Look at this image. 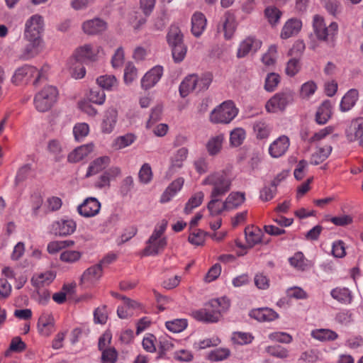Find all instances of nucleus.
<instances>
[{
  "label": "nucleus",
  "mask_w": 363,
  "mask_h": 363,
  "mask_svg": "<svg viewBox=\"0 0 363 363\" xmlns=\"http://www.w3.org/2000/svg\"><path fill=\"white\" fill-rule=\"evenodd\" d=\"M230 306V300L226 297L212 299L206 304L205 308L193 311L191 315L196 320L206 323H217Z\"/></svg>",
  "instance_id": "obj_1"
},
{
  "label": "nucleus",
  "mask_w": 363,
  "mask_h": 363,
  "mask_svg": "<svg viewBox=\"0 0 363 363\" xmlns=\"http://www.w3.org/2000/svg\"><path fill=\"white\" fill-rule=\"evenodd\" d=\"M213 81V74L206 72L198 74H190L184 78L179 85V94L184 98L191 92L199 93L207 90Z\"/></svg>",
  "instance_id": "obj_2"
},
{
  "label": "nucleus",
  "mask_w": 363,
  "mask_h": 363,
  "mask_svg": "<svg viewBox=\"0 0 363 363\" xmlns=\"http://www.w3.org/2000/svg\"><path fill=\"white\" fill-rule=\"evenodd\" d=\"M313 28L318 40L325 43L329 48H333L335 46L338 33V25L336 22H332L327 26L322 16L315 15L313 16Z\"/></svg>",
  "instance_id": "obj_3"
},
{
  "label": "nucleus",
  "mask_w": 363,
  "mask_h": 363,
  "mask_svg": "<svg viewBox=\"0 0 363 363\" xmlns=\"http://www.w3.org/2000/svg\"><path fill=\"white\" fill-rule=\"evenodd\" d=\"M232 180L224 170L213 172L202 182L203 185L213 186L211 197L222 196L230 190Z\"/></svg>",
  "instance_id": "obj_4"
},
{
  "label": "nucleus",
  "mask_w": 363,
  "mask_h": 363,
  "mask_svg": "<svg viewBox=\"0 0 363 363\" xmlns=\"http://www.w3.org/2000/svg\"><path fill=\"white\" fill-rule=\"evenodd\" d=\"M33 78L34 79L32 84L37 86L41 81L46 79V76L43 69L38 70L34 66L24 65L16 69L11 78V82L16 85L22 83L28 84L31 82Z\"/></svg>",
  "instance_id": "obj_5"
},
{
  "label": "nucleus",
  "mask_w": 363,
  "mask_h": 363,
  "mask_svg": "<svg viewBox=\"0 0 363 363\" xmlns=\"http://www.w3.org/2000/svg\"><path fill=\"white\" fill-rule=\"evenodd\" d=\"M167 225V221L163 220L160 225L155 226L152 234L147 241V246L144 249L145 255H157L164 249L167 244V239L166 238H161V236L164 233Z\"/></svg>",
  "instance_id": "obj_6"
},
{
  "label": "nucleus",
  "mask_w": 363,
  "mask_h": 363,
  "mask_svg": "<svg viewBox=\"0 0 363 363\" xmlns=\"http://www.w3.org/2000/svg\"><path fill=\"white\" fill-rule=\"evenodd\" d=\"M238 114V109L232 101H226L214 108L210 114L213 123H228Z\"/></svg>",
  "instance_id": "obj_7"
},
{
  "label": "nucleus",
  "mask_w": 363,
  "mask_h": 363,
  "mask_svg": "<svg viewBox=\"0 0 363 363\" xmlns=\"http://www.w3.org/2000/svg\"><path fill=\"white\" fill-rule=\"evenodd\" d=\"M57 94V90L55 86H45L35 96L34 105L36 110L40 112L50 110L56 102Z\"/></svg>",
  "instance_id": "obj_8"
},
{
  "label": "nucleus",
  "mask_w": 363,
  "mask_h": 363,
  "mask_svg": "<svg viewBox=\"0 0 363 363\" xmlns=\"http://www.w3.org/2000/svg\"><path fill=\"white\" fill-rule=\"evenodd\" d=\"M294 99V93L289 89H283L274 94L266 104L265 108L268 112L275 113L285 110Z\"/></svg>",
  "instance_id": "obj_9"
},
{
  "label": "nucleus",
  "mask_w": 363,
  "mask_h": 363,
  "mask_svg": "<svg viewBox=\"0 0 363 363\" xmlns=\"http://www.w3.org/2000/svg\"><path fill=\"white\" fill-rule=\"evenodd\" d=\"M44 30V21L41 16L35 14L27 20L25 24L24 38L42 41V33Z\"/></svg>",
  "instance_id": "obj_10"
},
{
  "label": "nucleus",
  "mask_w": 363,
  "mask_h": 363,
  "mask_svg": "<svg viewBox=\"0 0 363 363\" xmlns=\"http://www.w3.org/2000/svg\"><path fill=\"white\" fill-rule=\"evenodd\" d=\"M101 50V48L99 46L94 47L92 45L86 44L75 50L74 57L77 62L95 61Z\"/></svg>",
  "instance_id": "obj_11"
},
{
  "label": "nucleus",
  "mask_w": 363,
  "mask_h": 363,
  "mask_svg": "<svg viewBox=\"0 0 363 363\" xmlns=\"http://www.w3.org/2000/svg\"><path fill=\"white\" fill-rule=\"evenodd\" d=\"M101 209V203L94 197L86 198L78 206L77 211L83 217L90 218L97 215Z\"/></svg>",
  "instance_id": "obj_12"
},
{
  "label": "nucleus",
  "mask_w": 363,
  "mask_h": 363,
  "mask_svg": "<svg viewBox=\"0 0 363 363\" xmlns=\"http://www.w3.org/2000/svg\"><path fill=\"white\" fill-rule=\"evenodd\" d=\"M77 228L76 222L72 219H60L52 224V231L55 235L67 236L72 234Z\"/></svg>",
  "instance_id": "obj_13"
},
{
  "label": "nucleus",
  "mask_w": 363,
  "mask_h": 363,
  "mask_svg": "<svg viewBox=\"0 0 363 363\" xmlns=\"http://www.w3.org/2000/svg\"><path fill=\"white\" fill-rule=\"evenodd\" d=\"M163 74V67L157 65L148 71L141 79V87L148 90L155 86Z\"/></svg>",
  "instance_id": "obj_14"
},
{
  "label": "nucleus",
  "mask_w": 363,
  "mask_h": 363,
  "mask_svg": "<svg viewBox=\"0 0 363 363\" xmlns=\"http://www.w3.org/2000/svg\"><path fill=\"white\" fill-rule=\"evenodd\" d=\"M345 135L349 142H359L363 138V118L359 117L352 121L345 130Z\"/></svg>",
  "instance_id": "obj_15"
},
{
  "label": "nucleus",
  "mask_w": 363,
  "mask_h": 363,
  "mask_svg": "<svg viewBox=\"0 0 363 363\" xmlns=\"http://www.w3.org/2000/svg\"><path fill=\"white\" fill-rule=\"evenodd\" d=\"M262 45V42L253 37H248L240 45L237 52L238 58L245 57L250 53L257 52Z\"/></svg>",
  "instance_id": "obj_16"
},
{
  "label": "nucleus",
  "mask_w": 363,
  "mask_h": 363,
  "mask_svg": "<svg viewBox=\"0 0 363 363\" xmlns=\"http://www.w3.org/2000/svg\"><path fill=\"white\" fill-rule=\"evenodd\" d=\"M118 111L111 107L105 112L101 124V132L109 134L113 132L117 123Z\"/></svg>",
  "instance_id": "obj_17"
},
{
  "label": "nucleus",
  "mask_w": 363,
  "mask_h": 363,
  "mask_svg": "<svg viewBox=\"0 0 363 363\" xmlns=\"http://www.w3.org/2000/svg\"><path fill=\"white\" fill-rule=\"evenodd\" d=\"M289 145L288 137L285 135L280 136L270 145L269 153L272 157H279L286 153Z\"/></svg>",
  "instance_id": "obj_18"
},
{
  "label": "nucleus",
  "mask_w": 363,
  "mask_h": 363,
  "mask_svg": "<svg viewBox=\"0 0 363 363\" xmlns=\"http://www.w3.org/2000/svg\"><path fill=\"white\" fill-rule=\"evenodd\" d=\"M106 22L99 18L86 21L82 24V30L88 35L99 34L106 30Z\"/></svg>",
  "instance_id": "obj_19"
},
{
  "label": "nucleus",
  "mask_w": 363,
  "mask_h": 363,
  "mask_svg": "<svg viewBox=\"0 0 363 363\" xmlns=\"http://www.w3.org/2000/svg\"><path fill=\"white\" fill-rule=\"evenodd\" d=\"M250 316L259 322L272 321L278 318V314L274 310L269 308H261L252 310Z\"/></svg>",
  "instance_id": "obj_20"
},
{
  "label": "nucleus",
  "mask_w": 363,
  "mask_h": 363,
  "mask_svg": "<svg viewBox=\"0 0 363 363\" xmlns=\"http://www.w3.org/2000/svg\"><path fill=\"white\" fill-rule=\"evenodd\" d=\"M188 152L187 148L182 147L174 154L171 158V164L169 168V173L174 174L183 167V162L186 160Z\"/></svg>",
  "instance_id": "obj_21"
},
{
  "label": "nucleus",
  "mask_w": 363,
  "mask_h": 363,
  "mask_svg": "<svg viewBox=\"0 0 363 363\" xmlns=\"http://www.w3.org/2000/svg\"><path fill=\"white\" fill-rule=\"evenodd\" d=\"M38 329L42 335H50L54 329L53 316L49 313H43L38 321Z\"/></svg>",
  "instance_id": "obj_22"
},
{
  "label": "nucleus",
  "mask_w": 363,
  "mask_h": 363,
  "mask_svg": "<svg viewBox=\"0 0 363 363\" xmlns=\"http://www.w3.org/2000/svg\"><path fill=\"white\" fill-rule=\"evenodd\" d=\"M302 23L296 18L289 19L284 26L281 32V38L283 39L289 38L300 31Z\"/></svg>",
  "instance_id": "obj_23"
},
{
  "label": "nucleus",
  "mask_w": 363,
  "mask_h": 363,
  "mask_svg": "<svg viewBox=\"0 0 363 363\" xmlns=\"http://www.w3.org/2000/svg\"><path fill=\"white\" fill-rule=\"evenodd\" d=\"M332 115V104L329 100L324 101L315 113V121L319 125L325 124Z\"/></svg>",
  "instance_id": "obj_24"
},
{
  "label": "nucleus",
  "mask_w": 363,
  "mask_h": 363,
  "mask_svg": "<svg viewBox=\"0 0 363 363\" xmlns=\"http://www.w3.org/2000/svg\"><path fill=\"white\" fill-rule=\"evenodd\" d=\"M206 18L201 12H196L191 17V33L195 37H199L204 31Z\"/></svg>",
  "instance_id": "obj_25"
},
{
  "label": "nucleus",
  "mask_w": 363,
  "mask_h": 363,
  "mask_svg": "<svg viewBox=\"0 0 363 363\" xmlns=\"http://www.w3.org/2000/svg\"><path fill=\"white\" fill-rule=\"evenodd\" d=\"M111 162V159L108 156H102L95 159L91 162L88 167L86 174V177L96 174L104 169Z\"/></svg>",
  "instance_id": "obj_26"
},
{
  "label": "nucleus",
  "mask_w": 363,
  "mask_h": 363,
  "mask_svg": "<svg viewBox=\"0 0 363 363\" xmlns=\"http://www.w3.org/2000/svg\"><path fill=\"white\" fill-rule=\"evenodd\" d=\"M28 42L23 49L20 58L23 60H30L37 56L41 50L42 41L26 40Z\"/></svg>",
  "instance_id": "obj_27"
},
{
  "label": "nucleus",
  "mask_w": 363,
  "mask_h": 363,
  "mask_svg": "<svg viewBox=\"0 0 363 363\" xmlns=\"http://www.w3.org/2000/svg\"><path fill=\"white\" fill-rule=\"evenodd\" d=\"M184 180L183 178H178L173 181L165 189L160 198L161 203H166L182 189Z\"/></svg>",
  "instance_id": "obj_28"
},
{
  "label": "nucleus",
  "mask_w": 363,
  "mask_h": 363,
  "mask_svg": "<svg viewBox=\"0 0 363 363\" xmlns=\"http://www.w3.org/2000/svg\"><path fill=\"white\" fill-rule=\"evenodd\" d=\"M102 267L101 264H97L88 268L82 275L81 282L94 283L102 276Z\"/></svg>",
  "instance_id": "obj_29"
},
{
  "label": "nucleus",
  "mask_w": 363,
  "mask_h": 363,
  "mask_svg": "<svg viewBox=\"0 0 363 363\" xmlns=\"http://www.w3.org/2000/svg\"><path fill=\"white\" fill-rule=\"evenodd\" d=\"M358 96L357 90L354 89L349 90L341 100L340 105V111L346 112L353 108L358 99Z\"/></svg>",
  "instance_id": "obj_30"
},
{
  "label": "nucleus",
  "mask_w": 363,
  "mask_h": 363,
  "mask_svg": "<svg viewBox=\"0 0 363 363\" xmlns=\"http://www.w3.org/2000/svg\"><path fill=\"white\" fill-rule=\"evenodd\" d=\"M92 150L93 145L91 144L82 145L70 152L67 160L71 163L78 162L86 157Z\"/></svg>",
  "instance_id": "obj_31"
},
{
  "label": "nucleus",
  "mask_w": 363,
  "mask_h": 363,
  "mask_svg": "<svg viewBox=\"0 0 363 363\" xmlns=\"http://www.w3.org/2000/svg\"><path fill=\"white\" fill-rule=\"evenodd\" d=\"M224 136L223 134H219L216 136L211 137L206 143V147L208 153L211 156L218 155L223 146Z\"/></svg>",
  "instance_id": "obj_32"
},
{
  "label": "nucleus",
  "mask_w": 363,
  "mask_h": 363,
  "mask_svg": "<svg viewBox=\"0 0 363 363\" xmlns=\"http://www.w3.org/2000/svg\"><path fill=\"white\" fill-rule=\"evenodd\" d=\"M245 234L247 243L250 247H252L262 241V233L257 228L248 226L245 229Z\"/></svg>",
  "instance_id": "obj_33"
},
{
  "label": "nucleus",
  "mask_w": 363,
  "mask_h": 363,
  "mask_svg": "<svg viewBox=\"0 0 363 363\" xmlns=\"http://www.w3.org/2000/svg\"><path fill=\"white\" fill-rule=\"evenodd\" d=\"M167 40L170 47L184 43L183 34L178 26H170L167 35Z\"/></svg>",
  "instance_id": "obj_34"
},
{
  "label": "nucleus",
  "mask_w": 363,
  "mask_h": 363,
  "mask_svg": "<svg viewBox=\"0 0 363 363\" xmlns=\"http://www.w3.org/2000/svg\"><path fill=\"white\" fill-rule=\"evenodd\" d=\"M332 149L333 148L330 145L320 147L312 155L310 162L314 165H318L322 163L329 157L332 152Z\"/></svg>",
  "instance_id": "obj_35"
},
{
  "label": "nucleus",
  "mask_w": 363,
  "mask_h": 363,
  "mask_svg": "<svg viewBox=\"0 0 363 363\" xmlns=\"http://www.w3.org/2000/svg\"><path fill=\"white\" fill-rule=\"evenodd\" d=\"M331 296L342 303H350L352 295L350 291L347 288H335L330 292Z\"/></svg>",
  "instance_id": "obj_36"
},
{
  "label": "nucleus",
  "mask_w": 363,
  "mask_h": 363,
  "mask_svg": "<svg viewBox=\"0 0 363 363\" xmlns=\"http://www.w3.org/2000/svg\"><path fill=\"white\" fill-rule=\"evenodd\" d=\"M245 201V194L240 192L230 193L225 201L228 210L233 209L240 206Z\"/></svg>",
  "instance_id": "obj_37"
},
{
  "label": "nucleus",
  "mask_w": 363,
  "mask_h": 363,
  "mask_svg": "<svg viewBox=\"0 0 363 363\" xmlns=\"http://www.w3.org/2000/svg\"><path fill=\"white\" fill-rule=\"evenodd\" d=\"M56 274L52 271H47L39 274L36 278H33L31 281L33 285L36 287L43 286L50 284L55 278Z\"/></svg>",
  "instance_id": "obj_38"
},
{
  "label": "nucleus",
  "mask_w": 363,
  "mask_h": 363,
  "mask_svg": "<svg viewBox=\"0 0 363 363\" xmlns=\"http://www.w3.org/2000/svg\"><path fill=\"white\" fill-rule=\"evenodd\" d=\"M98 85L102 88V90H112L118 85V82L113 75H103L97 78Z\"/></svg>",
  "instance_id": "obj_39"
},
{
  "label": "nucleus",
  "mask_w": 363,
  "mask_h": 363,
  "mask_svg": "<svg viewBox=\"0 0 363 363\" xmlns=\"http://www.w3.org/2000/svg\"><path fill=\"white\" fill-rule=\"evenodd\" d=\"M204 198V194L202 191L195 193L189 199L185 205L184 211L186 214H189L191 211L201 205Z\"/></svg>",
  "instance_id": "obj_40"
},
{
  "label": "nucleus",
  "mask_w": 363,
  "mask_h": 363,
  "mask_svg": "<svg viewBox=\"0 0 363 363\" xmlns=\"http://www.w3.org/2000/svg\"><path fill=\"white\" fill-rule=\"evenodd\" d=\"M222 29L226 39H230L235 30V22L233 16L225 14L222 24Z\"/></svg>",
  "instance_id": "obj_41"
},
{
  "label": "nucleus",
  "mask_w": 363,
  "mask_h": 363,
  "mask_svg": "<svg viewBox=\"0 0 363 363\" xmlns=\"http://www.w3.org/2000/svg\"><path fill=\"white\" fill-rule=\"evenodd\" d=\"M311 335L313 338L320 341L334 340L338 336L335 332L328 329L313 330Z\"/></svg>",
  "instance_id": "obj_42"
},
{
  "label": "nucleus",
  "mask_w": 363,
  "mask_h": 363,
  "mask_svg": "<svg viewBox=\"0 0 363 363\" xmlns=\"http://www.w3.org/2000/svg\"><path fill=\"white\" fill-rule=\"evenodd\" d=\"M220 196L211 197V200L208 203L207 208L212 216H216L221 213L223 211L228 210L225 206V201L219 203Z\"/></svg>",
  "instance_id": "obj_43"
},
{
  "label": "nucleus",
  "mask_w": 363,
  "mask_h": 363,
  "mask_svg": "<svg viewBox=\"0 0 363 363\" xmlns=\"http://www.w3.org/2000/svg\"><path fill=\"white\" fill-rule=\"evenodd\" d=\"M135 137L133 134H126L119 136L114 140L113 146L116 150H121L130 145L135 141Z\"/></svg>",
  "instance_id": "obj_44"
},
{
  "label": "nucleus",
  "mask_w": 363,
  "mask_h": 363,
  "mask_svg": "<svg viewBox=\"0 0 363 363\" xmlns=\"http://www.w3.org/2000/svg\"><path fill=\"white\" fill-rule=\"evenodd\" d=\"M187 320L186 319H175L167 321L166 328L171 332L177 333L183 331L187 327Z\"/></svg>",
  "instance_id": "obj_45"
},
{
  "label": "nucleus",
  "mask_w": 363,
  "mask_h": 363,
  "mask_svg": "<svg viewBox=\"0 0 363 363\" xmlns=\"http://www.w3.org/2000/svg\"><path fill=\"white\" fill-rule=\"evenodd\" d=\"M230 354V351L228 348H216L211 351L208 354V359L211 361H222L227 359Z\"/></svg>",
  "instance_id": "obj_46"
},
{
  "label": "nucleus",
  "mask_w": 363,
  "mask_h": 363,
  "mask_svg": "<svg viewBox=\"0 0 363 363\" xmlns=\"http://www.w3.org/2000/svg\"><path fill=\"white\" fill-rule=\"evenodd\" d=\"M245 138V131L244 129L238 128L230 133V141L233 146H240Z\"/></svg>",
  "instance_id": "obj_47"
},
{
  "label": "nucleus",
  "mask_w": 363,
  "mask_h": 363,
  "mask_svg": "<svg viewBox=\"0 0 363 363\" xmlns=\"http://www.w3.org/2000/svg\"><path fill=\"white\" fill-rule=\"evenodd\" d=\"M173 60L175 62L179 63L184 59L187 48L184 43L177 45L171 47Z\"/></svg>",
  "instance_id": "obj_48"
},
{
  "label": "nucleus",
  "mask_w": 363,
  "mask_h": 363,
  "mask_svg": "<svg viewBox=\"0 0 363 363\" xmlns=\"http://www.w3.org/2000/svg\"><path fill=\"white\" fill-rule=\"evenodd\" d=\"M253 130L256 133L257 138L260 139L267 138L270 132L269 125L263 121L255 122L253 125Z\"/></svg>",
  "instance_id": "obj_49"
},
{
  "label": "nucleus",
  "mask_w": 363,
  "mask_h": 363,
  "mask_svg": "<svg viewBox=\"0 0 363 363\" xmlns=\"http://www.w3.org/2000/svg\"><path fill=\"white\" fill-rule=\"evenodd\" d=\"M139 181L145 184L150 183L152 178V172L149 164L145 163L138 173Z\"/></svg>",
  "instance_id": "obj_50"
},
{
  "label": "nucleus",
  "mask_w": 363,
  "mask_h": 363,
  "mask_svg": "<svg viewBox=\"0 0 363 363\" xmlns=\"http://www.w3.org/2000/svg\"><path fill=\"white\" fill-rule=\"evenodd\" d=\"M88 97L90 102L101 105L105 101L106 95L104 90L94 88L90 90Z\"/></svg>",
  "instance_id": "obj_51"
},
{
  "label": "nucleus",
  "mask_w": 363,
  "mask_h": 363,
  "mask_svg": "<svg viewBox=\"0 0 363 363\" xmlns=\"http://www.w3.org/2000/svg\"><path fill=\"white\" fill-rule=\"evenodd\" d=\"M82 254L76 250H65L60 255V259L61 261L67 263H74L79 260Z\"/></svg>",
  "instance_id": "obj_52"
},
{
  "label": "nucleus",
  "mask_w": 363,
  "mask_h": 363,
  "mask_svg": "<svg viewBox=\"0 0 363 363\" xmlns=\"http://www.w3.org/2000/svg\"><path fill=\"white\" fill-rule=\"evenodd\" d=\"M102 351V363H115L118 358V352L114 347L105 348Z\"/></svg>",
  "instance_id": "obj_53"
},
{
  "label": "nucleus",
  "mask_w": 363,
  "mask_h": 363,
  "mask_svg": "<svg viewBox=\"0 0 363 363\" xmlns=\"http://www.w3.org/2000/svg\"><path fill=\"white\" fill-rule=\"evenodd\" d=\"M280 82L279 74L272 72L267 74L265 79L264 89L267 91H273Z\"/></svg>",
  "instance_id": "obj_54"
},
{
  "label": "nucleus",
  "mask_w": 363,
  "mask_h": 363,
  "mask_svg": "<svg viewBox=\"0 0 363 363\" xmlns=\"http://www.w3.org/2000/svg\"><path fill=\"white\" fill-rule=\"evenodd\" d=\"M301 62L297 58H291L286 63V74L289 77L295 76L301 69Z\"/></svg>",
  "instance_id": "obj_55"
},
{
  "label": "nucleus",
  "mask_w": 363,
  "mask_h": 363,
  "mask_svg": "<svg viewBox=\"0 0 363 363\" xmlns=\"http://www.w3.org/2000/svg\"><path fill=\"white\" fill-rule=\"evenodd\" d=\"M138 76V71L134 65L128 62L124 70V82L126 84H131Z\"/></svg>",
  "instance_id": "obj_56"
},
{
  "label": "nucleus",
  "mask_w": 363,
  "mask_h": 363,
  "mask_svg": "<svg viewBox=\"0 0 363 363\" xmlns=\"http://www.w3.org/2000/svg\"><path fill=\"white\" fill-rule=\"evenodd\" d=\"M290 264L299 270H305L307 264L306 263L304 255L302 252H296L289 259Z\"/></svg>",
  "instance_id": "obj_57"
},
{
  "label": "nucleus",
  "mask_w": 363,
  "mask_h": 363,
  "mask_svg": "<svg viewBox=\"0 0 363 363\" xmlns=\"http://www.w3.org/2000/svg\"><path fill=\"white\" fill-rule=\"evenodd\" d=\"M31 172V165L29 164H26L23 166H22L18 171L16 179H15V184L16 186L19 185L21 183L26 181L28 176L30 175Z\"/></svg>",
  "instance_id": "obj_58"
},
{
  "label": "nucleus",
  "mask_w": 363,
  "mask_h": 363,
  "mask_svg": "<svg viewBox=\"0 0 363 363\" xmlns=\"http://www.w3.org/2000/svg\"><path fill=\"white\" fill-rule=\"evenodd\" d=\"M162 112V107L160 105H157L152 109L149 120L146 123L147 128H152L155 123L161 119Z\"/></svg>",
  "instance_id": "obj_59"
},
{
  "label": "nucleus",
  "mask_w": 363,
  "mask_h": 363,
  "mask_svg": "<svg viewBox=\"0 0 363 363\" xmlns=\"http://www.w3.org/2000/svg\"><path fill=\"white\" fill-rule=\"evenodd\" d=\"M89 132V127L85 123H78L73 128V133L77 140H80L86 137Z\"/></svg>",
  "instance_id": "obj_60"
},
{
  "label": "nucleus",
  "mask_w": 363,
  "mask_h": 363,
  "mask_svg": "<svg viewBox=\"0 0 363 363\" xmlns=\"http://www.w3.org/2000/svg\"><path fill=\"white\" fill-rule=\"evenodd\" d=\"M266 352L272 356L281 359L288 357L287 350L280 345L268 346L266 348Z\"/></svg>",
  "instance_id": "obj_61"
},
{
  "label": "nucleus",
  "mask_w": 363,
  "mask_h": 363,
  "mask_svg": "<svg viewBox=\"0 0 363 363\" xmlns=\"http://www.w3.org/2000/svg\"><path fill=\"white\" fill-rule=\"evenodd\" d=\"M265 16L272 25H275L279 20L281 12L275 7H268L265 9Z\"/></svg>",
  "instance_id": "obj_62"
},
{
  "label": "nucleus",
  "mask_w": 363,
  "mask_h": 363,
  "mask_svg": "<svg viewBox=\"0 0 363 363\" xmlns=\"http://www.w3.org/2000/svg\"><path fill=\"white\" fill-rule=\"evenodd\" d=\"M253 337L247 333L235 332L233 333L232 340L234 343L238 345H245L250 343Z\"/></svg>",
  "instance_id": "obj_63"
},
{
  "label": "nucleus",
  "mask_w": 363,
  "mask_h": 363,
  "mask_svg": "<svg viewBox=\"0 0 363 363\" xmlns=\"http://www.w3.org/2000/svg\"><path fill=\"white\" fill-rule=\"evenodd\" d=\"M269 338L271 340L281 342V343H290L292 341V337L289 334L284 332H276L269 335Z\"/></svg>",
  "instance_id": "obj_64"
}]
</instances>
